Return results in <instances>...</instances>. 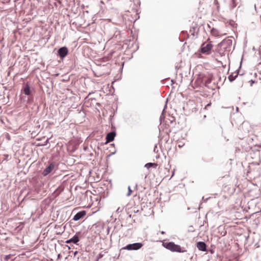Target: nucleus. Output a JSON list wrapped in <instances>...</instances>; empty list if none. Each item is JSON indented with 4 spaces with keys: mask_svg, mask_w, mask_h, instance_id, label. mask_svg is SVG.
Returning a JSON list of instances; mask_svg holds the SVG:
<instances>
[{
    "mask_svg": "<svg viewBox=\"0 0 261 261\" xmlns=\"http://www.w3.org/2000/svg\"><path fill=\"white\" fill-rule=\"evenodd\" d=\"M163 245L164 247L172 252H185L186 251V250L182 249L179 245H176L172 242L163 243Z\"/></svg>",
    "mask_w": 261,
    "mask_h": 261,
    "instance_id": "obj_1",
    "label": "nucleus"
},
{
    "mask_svg": "<svg viewBox=\"0 0 261 261\" xmlns=\"http://www.w3.org/2000/svg\"><path fill=\"white\" fill-rule=\"evenodd\" d=\"M232 43V37H229L227 39L223 40L219 45L222 47L225 50H228L231 46Z\"/></svg>",
    "mask_w": 261,
    "mask_h": 261,
    "instance_id": "obj_2",
    "label": "nucleus"
},
{
    "mask_svg": "<svg viewBox=\"0 0 261 261\" xmlns=\"http://www.w3.org/2000/svg\"><path fill=\"white\" fill-rule=\"evenodd\" d=\"M213 45L211 42L203 43L201 46L200 50L202 54L209 55L211 53Z\"/></svg>",
    "mask_w": 261,
    "mask_h": 261,
    "instance_id": "obj_3",
    "label": "nucleus"
},
{
    "mask_svg": "<svg viewBox=\"0 0 261 261\" xmlns=\"http://www.w3.org/2000/svg\"><path fill=\"white\" fill-rule=\"evenodd\" d=\"M143 246V244L141 243H135L130 244L123 247V249L128 250H137L140 249Z\"/></svg>",
    "mask_w": 261,
    "mask_h": 261,
    "instance_id": "obj_4",
    "label": "nucleus"
},
{
    "mask_svg": "<svg viewBox=\"0 0 261 261\" xmlns=\"http://www.w3.org/2000/svg\"><path fill=\"white\" fill-rule=\"evenodd\" d=\"M56 164L53 162L49 163L48 165L43 171L42 174L44 176H47L55 169Z\"/></svg>",
    "mask_w": 261,
    "mask_h": 261,
    "instance_id": "obj_5",
    "label": "nucleus"
},
{
    "mask_svg": "<svg viewBox=\"0 0 261 261\" xmlns=\"http://www.w3.org/2000/svg\"><path fill=\"white\" fill-rule=\"evenodd\" d=\"M58 55L62 58H64L68 54V50L66 47H61L58 50Z\"/></svg>",
    "mask_w": 261,
    "mask_h": 261,
    "instance_id": "obj_6",
    "label": "nucleus"
},
{
    "mask_svg": "<svg viewBox=\"0 0 261 261\" xmlns=\"http://www.w3.org/2000/svg\"><path fill=\"white\" fill-rule=\"evenodd\" d=\"M86 214V213L85 211H81L74 215L73 220L74 221H78L81 218H82L84 216H85Z\"/></svg>",
    "mask_w": 261,
    "mask_h": 261,
    "instance_id": "obj_7",
    "label": "nucleus"
},
{
    "mask_svg": "<svg viewBox=\"0 0 261 261\" xmlns=\"http://www.w3.org/2000/svg\"><path fill=\"white\" fill-rule=\"evenodd\" d=\"M196 246L197 248L200 251H206V245L205 243L203 242H198L196 244Z\"/></svg>",
    "mask_w": 261,
    "mask_h": 261,
    "instance_id": "obj_8",
    "label": "nucleus"
},
{
    "mask_svg": "<svg viewBox=\"0 0 261 261\" xmlns=\"http://www.w3.org/2000/svg\"><path fill=\"white\" fill-rule=\"evenodd\" d=\"M115 136L116 133L115 132H111L108 133L106 136L107 142H110L113 141Z\"/></svg>",
    "mask_w": 261,
    "mask_h": 261,
    "instance_id": "obj_9",
    "label": "nucleus"
},
{
    "mask_svg": "<svg viewBox=\"0 0 261 261\" xmlns=\"http://www.w3.org/2000/svg\"><path fill=\"white\" fill-rule=\"evenodd\" d=\"M238 76L237 73H232L228 76V80L230 82L233 81Z\"/></svg>",
    "mask_w": 261,
    "mask_h": 261,
    "instance_id": "obj_10",
    "label": "nucleus"
},
{
    "mask_svg": "<svg viewBox=\"0 0 261 261\" xmlns=\"http://www.w3.org/2000/svg\"><path fill=\"white\" fill-rule=\"evenodd\" d=\"M212 35L218 37L220 36V33L216 29L213 28L211 31Z\"/></svg>",
    "mask_w": 261,
    "mask_h": 261,
    "instance_id": "obj_11",
    "label": "nucleus"
},
{
    "mask_svg": "<svg viewBox=\"0 0 261 261\" xmlns=\"http://www.w3.org/2000/svg\"><path fill=\"white\" fill-rule=\"evenodd\" d=\"M23 91L26 95H29L31 93L30 88L29 85H26Z\"/></svg>",
    "mask_w": 261,
    "mask_h": 261,
    "instance_id": "obj_12",
    "label": "nucleus"
},
{
    "mask_svg": "<svg viewBox=\"0 0 261 261\" xmlns=\"http://www.w3.org/2000/svg\"><path fill=\"white\" fill-rule=\"evenodd\" d=\"M70 241L74 244H76L79 241V239L76 235L70 239Z\"/></svg>",
    "mask_w": 261,
    "mask_h": 261,
    "instance_id": "obj_13",
    "label": "nucleus"
},
{
    "mask_svg": "<svg viewBox=\"0 0 261 261\" xmlns=\"http://www.w3.org/2000/svg\"><path fill=\"white\" fill-rule=\"evenodd\" d=\"M154 164L152 163H147L145 165V167L147 169H149L153 166Z\"/></svg>",
    "mask_w": 261,
    "mask_h": 261,
    "instance_id": "obj_14",
    "label": "nucleus"
},
{
    "mask_svg": "<svg viewBox=\"0 0 261 261\" xmlns=\"http://www.w3.org/2000/svg\"><path fill=\"white\" fill-rule=\"evenodd\" d=\"M128 192L127 194H126L127 196H129L131 194V193L132 192L129 186L128 187Z\"/></svg>",
    "mask_w": 261,
    "mask_h": 261,
    "instance_id": "obj_15",
    "label": "nucleus"
},
{
    "mask_svg": "<svg viewBox=\"0 0 261 261\" xmlns=\"http://www.w3.org/2000/svg\"><path fill=\"white\" fill-rule=\"evenodd\" d=\"M249 83H250V86H252L253 84L254 83V81L251 80L249 81Z\"/></svg>",
    "mask_w": 261,
    "mask_h": 261,
    "instance_id": "obj_16",
    "label": "nucleus"
},
{
    "mask_svg": "<svg viewBox=\"0 0 261 261\" xmlns=\"http://www.w3.org/2000/svg\"><path fill=\"white\" fill-rule=\"evenodd\" d=\"M66 243L69 244V243H72V242H71V241H70V239L67 240L66 241Z\"/></svg>",
    "mask_w": 261,
    "mask_h": 261,
    "instance_id": "obj_17",
    "label": "nucleus"
},
{
    "mask_svg": "<svg viewBox=\"0 0 261 261\" xmlns=\"http://www.w3.org/2000/svg\"><path fill=\"white\" fill-rule=\"evenodd\" d=\"M10 255H6V257H5V258H6V259H8V258H10Z\"/></svg>",
    "mask_w": 261,
    "mask_h": 261,
    "instance_id": "obj_18",
    "label": "nucleus"
},
{
    "mask_svg": "<svg viewBox=\"0 0 261 261\" xmlns=\"http://www.w3.org/2000/svg\"><path fill=\"white\" fill-rule=\"evenodd\" d=\"M161 233L162 234H164V233H165V232H164V231H162L161 232Z\"/></svg>",
    "mask_w": 261,
    "mask_h": 261,
    "instance_id": "obj_19",
    "label": "nucleus"
},
{
    "mask_svg": "<svg viewBox=\"0 0 261 261\" xmlns=\"http://www.w3.org/2000/svg\"><path fill=\"white\" fill-rule=\"evenodd\" d=\"M119 210H120V208H118L117 210V212H119Z\"/></svg>",
    "mask_w": 261,
    "mask_h": 261,
    "instance_id": "obj_20",
    "label": "nucleus"
},
{
    "mask_svg": "<svg viewBox=\"0 0 261 261\" xmlns=\"http://www.w3.org/2000/svg\"><path fill=\"white\" fill-rule=\"evenodd\" d=\"M211 82V81L210 80H208L207 82Z\"/></svg>",
    "mask_w": 261,
    "mask_h": 261,
    "instance_id": "obj_21",
    "label": "nucleus"
},
{
    "mask_svg": "<svg viewBox=\"0 0 261 261\" xmlns=\"http://www.w3.org/2000/svg\"><path fill=\"white\" fill-rule=\"evenodd\" d=\"M179 147H181V145H179Z\"/></svg>",
    "mask_w": 261,
    "mask_h": 261,
    "instance_id": "obj_22",
    "label": "nucleus"
}]
</instances>
